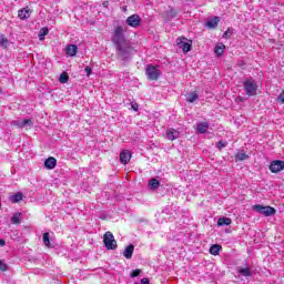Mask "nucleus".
Returning <instances> with one entry per match:
<instances>
[{
	"label": "nucleus",
	"mask_w": 284,
	"mask_h": 284,
	"mask_svg": "<svg viewBox=\"0 0 284 284\" xmlns=\"http://www.w3.org/2000/svg\"><path fill=\"white\" fill-rule=\"evenodd\" d=\"M115 45L116 54L118 57H121V59H129L130 54H132L133 49L132 45H130V42H120Z\"/></svg>",
	"instance_id": "f257e3e1"
},
{
	"label": "nucleus",
	"mask_w": 284,
	"mask_h": 284,
	"mask_svg": "<svg viewBox=\"0 0 284 284\" xmlns=\"http://www.w3.org/2000/svg\"><path fill=\"white\" fill-rule=\"evenodd\" d=\"M128 29L125 27H121V26H118L114 28L113 30V38H112V43L114 45L119 44V43H124L125 41H128L125 39V31Z\"/></svg>",
	"instance_id": "f03ea898"
},
{
	"label": "nucleus",
	"mask_w": 284,
	"mask_h": 284,
	"mask_svg": "<svg viewBox=\"0 0 284 284\" xmlns=\"http://www.w3.org/2000/svg\"><path fill=\"white\" fill-rule=\"evenodd\" d=\"M243 88L245 90L246 97H256V92L258 91V84L254 82L252 79H247L243 82Z\"/></svg>",
	"instance_id": "7ed1b4c3"
},
{
	"label": "nucleus",
	"mask_w": 284,
	"mask_h": 284,
	"mask_svg": "<svg viewBox=\"0 0 284 284\" xmlns=\"http://www.w3.org/2000/svg\"><path fill=\"white\" fill-rule=\"evenodd\" d=\"M145 75L149 81H159V77H161V71L159 70V67L146 64Z\"/></svg>",
	"instance_id": "20e7f679"
},
{
	"label": "nucleus",
	"mask_w": 284,
	"mask_h": 284,
	"mask_svg": "<svg viewBox=\"0 0 284 284\" xmlns=\"http://www.w3.org/2000/svg\"><path fill=\"white\" fill-rule=\"evenodd\" d=\"M253 210H255L257 214H262V216H274V214H276V209L261 204L254 205Z\"/></svg>",
	"instance_id": "39448f33"
},
{
	"label": "nucleus",
	"mask_w": 284,
	"mask_h": 284,
	"mask_svg": "<svg viewBox=\"0 0 284 284\" xmlns=\"http://www.w3.org/2000/svg\"><path fill=\"white\" fill-rule=\"evenodd\" d=\"M103 243L106 250H116V240H114V235L112 232L108 231L103 235Z\"/></svg>",
	"instance_id": "423d86ee"
},
{
	"label": "nucleus",
	"mask_w": 284,
	"mask_h": 284,
	"mask_svg": "<svg viewBox=\"0 0 284 284\" xmlns=\"http://www.w3.org/2000/svg\"><path fill=\"white\" fill-rule=\"evenodd\" d=\"M187 41V38L185 37H179L176 39V44L179 45V48L182 49V52H190L192 50V40H189V42H185Z\"/></svg>",
	"instance_id": "0eeeda50"
},
{
	"label": "nucleus",
	"mask_w": 284,
	"mask_h": 284,
	"mask_svg": "<svg viewBox=\"0 0 284 284\" xmlns=\"http://www.w3.org/2000/svg\"><path fill=\"white\" fill-rule=\"evenodd\" d=\"M268 170L272 172V174H278V172H283L284 161L275 160L271 162Z\"/></svg>",
	"instance_id": "6e6552de"
},
{
	"label": "nucleus",
	"mask_w": 284,
	"mask_h": 284,
	"mask_svg": "<svg viewBox=\"0 0 284 284\" xmlns=\"http://www.w3.org/2000/svg\"><path fill=\"white\" fill-rule=\"evenodd\" d=\"M126 26H130V28H139V26H141V17H139V14L128 17Z\"/></svg>",
	"instance_id": "1a4fd4ad"
},
{
	"label": "nucleus",
	"mask_w": 284,
	"mask_h": 284,
	"mask_svg": "<svg viewBox=\"0 0 284 284\" xmlns=\"http://www.w3.org/2000/svg\"><path fill=\"white\" fill-rule=\"evenodd\" d=\"M131 159H132V152L130 150H123L120 153V163L122 165H128V163H130Z\"/></svg>",
	"instance_id": "9d476101"
},
{
	"label": "nucleus",
	"mask_w": 284,
	"mask_h": 284,
	"mask_svg": "<svg viewBox=\"0 0 284 284\" xmlns=\"http://www.w3.org/2000/svg\"><path fill=\"white\" fill-rule=\"evenodd\" d=\"M30 14H32V10H30V8H24V9H22V10H19L18 11V17H19V19H21L22 21L24 20V19H30Z\"/></svg>",
	"instance_id": "9b49d317"
},
{
	"label": "nucleus",
	"mask_w": 284,
	"mask_h": 284,
	"mask_svg": "<svg viewBox=\"0 0 284 284\" xmlns=\"http://www.w3.org/2000/svg\"><path fill=\"white\" fill-rule=\"evenodd\" d=\"M44 168H47V170H54V168H57V159L53 156L48 158L44 161Z\"/></svg>",
	"instance_id": "f8f14e48"
},
{
	"label": "nucleus",
	"mask_w": 284,
	"mask_h": 284,
	"mask_svg": "<svg viewBox=\"0 0 284 284\" xmlns=\"http://www.w3.org/2000/svg\"><path fill=\"white\" fill-rule=\"evenodd\" d=\"M166 139L169 141H176V139H179V131H176L174 129H168L166 130Z\"/></svg>",
	"instance_id": "ddd939ff"
},
{
	"label": "nucleus",
	"mask_w": 284,
	"mask_h": 284,
	"mask_svg": "<svg viewBox=\"0 0 284 284\" xmlns=\"http://www.w3.org/2000/svg\"><path fill=\"white\" fill-rule=\"evenodd\" d=\"M210 128V124L207 122H200L196 125V131L200 134H205L207 132V129Z\"/></svg>",
	"instance_id": "4468645a"
},
{
	"label": "nucleus",
	"mask_w": 284,
	"mask_h": 284,
	"mask_svg": "<svg viewBox=\"0 0 284 284\" xmlns=\"http://www.w3.org/2000/svg\"><path fill=\"white\" fill-rule=\"evenodd\" d=\"M221 21V18L213 17L210 21L206 22L207 28L214 29L219 27V22Z\"/></svg>",
	"instance_id": "2eb2a0df"
},
{
	"label": "nucleus",
	"mask_w": 284,
	"mask_h": 284,
	"mask_svg": "<svg viewBox=\"0 0 284 284\" xmlns=\"http://www.w3.org/2000/svg\"><path fill=\"white\" fill-rule=\"evenodd\" d=\"M77 52H79V47L75 44H70L67 47V54H69V57H77Z\"/></svg>",
	"instance_id": "dca6fc26"
},
{
	"label": "nucleus",
	"mask_w": 284,
	"mask_h": 284,
	"mask_svg": "<svg viewBox=\"0 0 284 284\" xmlns=\"http://www.w3.org/2000/svg\"><path fill=\"white\" fill-rule=\"evenodd\" d=\"M132 254H134V246L133 244H130L129 246L125 247L124 252H123V256L124 258H132Z\"/></svg>",
	"instance_id": "f3484780"
},
{
	"label": "nucleus",
	"mask_w": 284,
	"mask_h": 284,
	"mask_svg": "<svg viewBox=\"0 0 284 284\" xmlns=\"http://www.w3.org/2000/svg\"><path fill=\"white\" fill-rule=\"evenodd\" d=\"M214 51L217 57H223V54H225V44H216Z\"/></svg>",
	"instance_id": "a211bd4d"
},
{
	"label": "nucleus",
	"mask_w": 284,
	"mask_h": 284,
	"mask_svg": "<svg viewBox=\"0 0 284 284\" xmlns=\"http://www.w3.org/2000/svg\"><path fill=\"white\" fill-rule=\"evenodd\" d=\"M10 201L11 203H20V201H23V193L17 192L16 194L11 195Z\"/></svg>",
	"instance_id": "6ab92c4d"
},
{
	"label": "nucleus",
	"mask_w": 284,
	"mask_h": 284,
	"mask_svg": "<svg viewBox=\"0 0 284 284\" xmlns=\"http://www.w3.org/2000/svg\"><path fill=\"white\" fill-rule=\"evenodd\" d=\"M239 274H241V276H252V268L250 266L240 267Z\"/></svg>",
	"instance_id": "aec40b11"
},
{
	"label": "nucleus",
	"mask_w": 284,
	"mask_h": 284,
	"mask_svg": "<svg viewBox=\"0 0 284 284\" xmlns=\"http://www.w3.org/2000/svg\"><path fill=\"white\" fill-rule=\"evenodd\" d=\"M49 33H50V30L48 29V27H43L42 29H40L39 40L44 41L45 37H48Z\"/></svg>",
	"instance_id": "412c9836"
},
{
	"label": "nucleus",
	"mask_w": 284,
	"mask_h": 284,
	"mask_svg": "<svg viewBox=\"0 0 284 284\" xmlns=\"http://www.w3.org/2000/svg\"><path fill=\"white\" fill-rule=\"evenodd\" d=\"M210 254H212L213 256H219V252H221V245L219 244H213L210 250H209Z\"/></svg>",
	"instance_id": "4be33fe9"
},
{
	"label": "nucleus",
	"mask_w": 284,
	"mask_h": 284,
	"mask_svg": "<svg viewBox=\"0 0 284 284\" xmlns=\"http://www.w3.org/2000/svg\"><path fill=\"white\" fill-rule=\"evenodd\" d=\"M159 185H161V182L158 179H151L149 181V186L151 187V190H159Z\"/></svg>",
	"instance_id": "5701e85b"
},
{
	"label": "nucleus",
	"mask_w": 284,
	"mask_h": 284,
	"mask_svg": "<svg viewBox=\"0 0 284 284\" xmlns=\"http://www.w3.org/2000/svg\"><path fill=\"white\" fill-rule=\"evenodd\" d=\"M217 225L223 226V225H232V219L230 217H220L217 220Z\"/></svg>",
	"instance_id": "b1692460"
},
{
	"label": "nucleus",
	"mask_w": 284,
	"mask_h": 284,
	"mask_svg": "<svg viewBox=\"0 0 284 284\" xmlns=\"http://www.w3.org/2000/svg\"><path fill=\"white\" fill-rule=\"evenodd\" d=\"M11 223L13 225H21V213H14L11 217Z\"/></svg>",
	"instance_id": "393cba45"
},
{
	"label": "nucleus",
	"mask_w": 284,
	"mask_h": 284,
	"mask_svg": "<svg viewBox=\"0 0 284 284\" xmlns=\"http://www.w3.org/2000/svg\"><path fill=\"white\" fill-rule=\"evenodd\" d=\"M42 241L45 247H52V244L50 243V233H43Z\"/></svg>",
	"instance_id": "a878e982"
},
{
	"label": "nucleus",
	"mask_w": 284,
	"mask_h": 284,
	"mask_svg": "<svg viewBox=\"0 0 284 284\" xmlns=\"http://www.w3.org/2000/svg\"><path fill=\"white\" fill-rule=\"evenodd\" d=\"M13 125H18V128H26V125H32V120L30 119L23 120L20 124L17 122H13Z\"/></svg>",
	"instance_id": "bb28decb"
},
{
	"label": "nucleus",
	"mask_w": 284,
	"mask_h": 284,
	"mask_svg": "<svg viewBox=\"0 0 284 284\" xmlns=\"http://www.w3.org/2000/svg\"><path fill=\"white\" fill-rule=\"evenodd\" d=\"M236 159L239 161H246V159H250V155H247V153H245V151H241L236 154Z\"/></svg>",
	"instance_id": "cd10ccee"
},
{
	"label": "nucleus",
	"mask_w": 284,
	"mask_h": 284,
	"mask_svg": "<svg viewBox=\"0 0 284 284\" xmlns=\"http://www.w3.org/2000/svg\"><path fill=\"white\" fill-rule=\"evenodd\" d=\"M59 81L60 83H68V81H70V75H68V72H62Z\"/></svg>",
	"instance_id": "c85d7f7f"
},
{
	"label": "nucleus",
	"mask_w": 284,
	"mask_h": 284,
	"mask_svg": "<svg viewBox=\"0 0 284 284\" xmlns=\"http://www.w3.org/2000/svg\"><path fill=\"white\" fill-rule=\"evenodd\" d=\"M196 99H199V93H196V91H194L187 95L189 103H194V101H196Z\"/></svg>",
	"instance_id": "c756f323"
},
{
	"label": "nucleus",
	"mask_w": 284,
	"mask_h": 284,
	"mask_svg": "<svg viewBox=\"0 0 284 284\" xmlns=\"http://www.w3.org/2000/svg\"><path fill=\"white\" fill-rule=\"evenodd\" d=\"M10 43V41H8V38H6V36H1L0 38V45L1 48H8V44Z\"/></svg>",
	"instance_id": "7c9ffc66"
},
{
	"label": "nucleus",
	"mask_w": 284,
	"mask_h": 284,
	"mask_svg": "<svg viewBox=\"0 0 284 284\" xmlns=\"http://www.w3.org/2000/svg\"><path fill=\"white\" fill-rule=\"evenodd\" d=\"M217 150H223V148H227V142L219 141L216 144Z\"/></svg>",
	"instance_id": "2f4dec72"
},
{
	"label": "nucleus",
	"mask_w": 284,
	"mask_h": 284,
	"mask_svg": "<svg viewBox=\"0 0 284 284\" xmlns=\"http://www.w3.org/2000/svg\"><path fill=\"white\" fill-rule=\"evenodd\" d=\"M0 272H8V264L0 260Z\"/></svg>",
	"instance_id": "473e14b6"
},
{
	"label": "nucleus",
	"mask_w": 284,
	"mask_h": 284,
	"mask_svg": "<svg viewBox=\"0 0 284 284\" xmlns=\"http://www.w3.org/2000/svg\"><path fill=\"white\" fill-rule=\"evenodd\" d=\"M141 274V270L136 268L131 272V278H136Z\"/></svg>",
	"instance_id": "72a5a7b5"
},
{
	"label": "nucleus",
	"mask_w": 284,
	"mask_h": 284,
	"mask_svg": "<svg viewBox=\"0 0 284 284\" xmlns=\"http://www.w3.org/2000/svg\"><path fill=\"white\" fill-rule=\"evenodd\" d=\"M229 34L232 36L233 32H232L231 30H226V31L223 33V39H227Z\"/></svg>",
	"instance_id": "f704fd0d"
},
{
	"label": "nucleus",
	"mask_w": 284,
	"mask_h": 284,
	"mask_svg": "<svg viewBox=\"0 0 284 284\" xmlns=\"http://www.w3.org/2000/svg\"><path fill=\"white\" fill-rule=\"evenodd\" d=\"M87 77H90L92 74V68L85 67Z\"/></svg>",
	"instance_id": "c9c22d12"
},
{
	"label": "nucleus",
	"mask_w": 284,
	"mask_h": 284,
	"mask_svg": "<svg viewBox=\"0 0 284 284\" xmlns=\"http://www.w3.org/2000/svg\"><path fill=\"white\" fill-rule=\"evenodd\" d=\"M131 108L134 112H139V104L138 103H133L131 104Z\"/></svg>",
	"instance_id": "e433bc0d"
},
{
	"label": "nucleus",
	"mask_w": 284,
	"mask_h": 284,
	"mask_svg": "<svg viewBox=\"0 0 284 284\" xmlns=\"http://www.w3.org/2000/svg\"><path fill=\"white\" fill-rule=\"evenodd\" d=\"M277 100H278L281 103H284V92H282V93L278 95Z\"/></svg>",
	"instance_id": "4c0bfd02"
},
{
	"label": "nucleus",
	"mask_w": 284,
	"mask_h": 284,
	"mask_svg": "<svg viewBox=\"0 0 284 284\" xmlns=\"http://www.w3.org/2000/svg\"><path fill=\"white\" fill-rule=\"evenodd\" d=\"M141 284H150V280L148 277H143L141 280Z\"/></svg>",
	"instance_id": "58836bf2"
},
{
	"label": "nucleus",
	"mask_w": 284,
	"mask_h": 284,
	"mask_svg": "<svg viewBox=\"0 0 284 284\" xmlns=\"http://www.w3.org/2000/svg\"><path fill=\"white\" fill-rule=\"evenodd\" d=\"M3 245H6V241L0 239V246L3 247Z\"/></svg>",
	"instance_id": "ea45409f"
},
{
	"label": "nucleus",
	"mask_w": 284,
	"mask_h": 284,
	"mask_svg": "<svg viewBox=\"0 0 284 284\" xmlns=\"http://www.w3.org/2000/svg\"><path fill=\"white\" fill-rule=\"evenodd\" d=\"M173 17H176V12H174Z\"/></svg>",
	"instance_id": "a19ab883"
}]
</instances>
